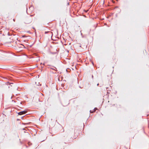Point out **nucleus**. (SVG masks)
Returning a JSON list of instances; mask_svg holds the SVG:
<instances>
[{
  "label": "nucleus",
  "instance_id": "nucleus-1",
  "mask_svg": "<svg viewBox=\"0 0 149 149\" xmlns=\"http://www.w3.org/2000/svg\"><path fill=\"white\" fill-rule=\"evenodd\" d=\"M26 113V112L25 111H21L19 112L18 114L19 115H22V114H25Z\"/></svg>",
  "mask_w": 149,
  "mask_h": 149
},
{
  "label": "nucleus",
  "instance_id": "nucleus-2",
  "mask_svg": "<svg viewBox=\"0 0 149 149\" xmlns=\"http://www.w3.org/2000/svg\"><path fill=\"white\" fill-rule=\"evenodd\" d=\"M97 108H95L93 110H91L90 111V112L91 113H92L95 112L96 111V110H97Z\"/></svg>",
  "mask_w": 149,
  "mask_h": 149
},
{
  "label": "nucleus",
  "instance_id": "nucleus-3",
  "mask_svg": "<svg viewBox=\"0 0 149 149\" xmlns=\"http://www.w3.org/2000/svg\"><path fill=\"white\" fill-rule=\"evenodd\" d=\"M25 36H22V37H25Z\"/></svg>",
  "mask_w": 149,
  "mask_h": 149
},
{
  "label": "nucleus",
  "instance_id": "nucleus-4",
  "mask_svg": "<svg viewBox=\"0 0 149 149\" xmlns=\"http://www.w3.org/2000/svg\"><path fill=\"white\" fill-rule=\"evenodd\" d=\"M17 120H21L20 119H17Z\"/></svg>",
  "mask_w": 149,
  "mask_h": 149
}]
</instances>
